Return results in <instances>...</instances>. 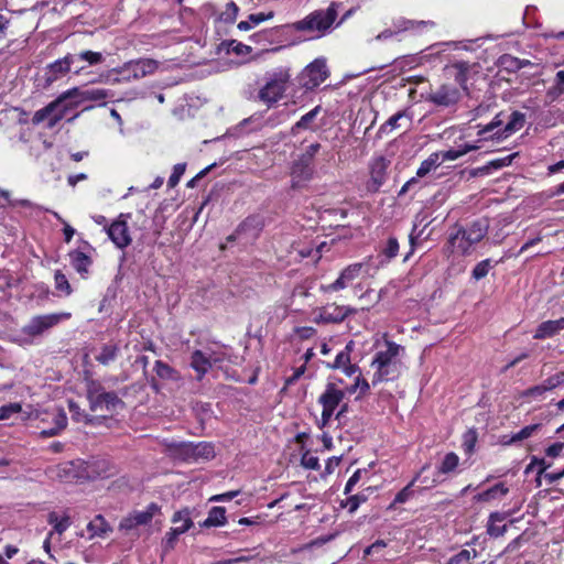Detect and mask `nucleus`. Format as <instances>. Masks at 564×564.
<instances>
[{
  "instance_id": "nucleus-8",
  "label": "nucleus",
  "mask_w": 564,
  "mask_h": 564,
  "mask_svg": "<svg viewBox=\"0 0 564 564\" xmlns=\"http://www.w3.org/2000/svg\"><path fill=\"white\" fill-rule=\"evenodd\" d=\"M346 391L340 389L336 383L328 382L324 392L318 398V403L322 405L321 422L322 426H326L333 417L335 410L340 405Z\"/></svg>"
},
{
  "instance_id": "nucleus-42",
  "label": "nucleus",
  "mask_w": 564,
  "mask_h": 564,
  "mask_svg": "<svg viewBox=\"0 0 564 564\" xmlns=\"http://www.w3.org/2000/svg\"><path fill=\"white\" fill-rule=\"evenodd\" d=\"M501 113L497 115L488 124L484 126L478 131V137L480 140H488L498 131L499 127L502 124V120L500 119Z\"/></svg>"
},
{
  "instance_id": "nucleus-25",
  "label": "nucleus",
  "mask_w": 564,
  "mask_h": 564,
  "mask_svg": "<svg viewBox=\"0 0 564 564\" xmlns=\"http://www.w3.org/2000/svg\"><path fill=\"white\" fill-rule=\"evenodd\" d=\"M434 26V22L432 21H415V20H409V19H405V18H398L393 21V30L395 31V33H401V32H415V33H421L423 32L424 30L429 29V28H433Z\"/></svg>"
},
{
  "instance_id": "nucleus-10",
  "label": "nucleus",
  "mask_w": 564,
  "mask_h": 564,
  "mask_svg": "<svg viewBox=\"0 0 564 564\" xmlns=\"http://www.w3.org/2000/svg\"><path fill=\"white\" fill-rule=\"evenodd\" d=\"M35 419L41 423H51L52 425L43 427L40 432L42 437H52L58 435L67 426V415L62 408L52 406L35 413Z\"/></svg>"
},
{
  "instance_id": "nucleus-12",
  "label": "nucleus",
  "mask_w": 564,
  "mask_h": 564,
  "mask_svg": "<svg viewBox=\"0 0 564 564\" xmlns=\"http://www.w3.org/2000/svg\"><path fill=\"white\" fill-rule=\"evenodd\" d=\"M78 466L84 480L107 478L115 474V467L107 458L91 457L88 460H78Z\"/></svg>"
},
{
  "instance_id": "nucleus-22",
  "label": "nucleus",
  "mask_w": 564,
  "mask_h": 564,
  "mask_svg": "<svg viewBox=\"0 0 564 564\" xmlns=\"http://www.w3.org/2000/svg\"><path fill=\"white\" fill-rule=\"evenodd\" d=\"M390 161L384 156L373 158L370 163L371 187L378 191L387 180Z\"/></svg>"
},
{
  "instance_id": "nucleus-43",
  "label": "nucleus",
  "mask_w": 564,
  "mask_h": 564,
  "mask_svg": "<svg viewBox=\"0 0 564 564\" xmlns=\"http://www.w3.org/2000/svg\"><path fill=\"white\" fill-rule=\"evenodd\" d=\"M354 343L349 341L345 349L339 351L332 365H328L329 368L333 369H341L344 366H348L350 361V354L352 351Z\"/></svg>"
},
{
  "instance_id": "nucleus-45",
  "label": "nucleus",
  "mask_w": 564,
  "mask_h": 564,
  "mask_svg": "<svg viewBox=\"0 0 564 564\" xmlns=\"http://www.w3.org/2000/svg\"><path fill=\"white\" fill-rule=\"evenodd\" d=\"M419 479H420V474H416L415 477L402 490H400L397 494V496L393 499L392 506L398 505V503H404L409 499H411L414 494V490L412 489V487Z\"/></svg>"
},
{
  "instance_id": "nucleus-49",
  "label": "nucleus",
  "mask_w": 564,
  "mask_h": 564,
  "mask_svg": "<svg viewBox=\"0 0 564 564\" xmlns=\"http://www.w3.org/2000/svg\"><path fill=\"white\" fill-rule=\"evenodd\" d=\"M239 8L234 1H229L220 13V20L225 23H232L238 17Z\"/></svg>"
},
{
  "instance_id": "nucleus-34",
  "label": "nucleus",
  "mask_w": 564,
  "mask_h": 564,
  "mask_svg": "<svg viewBox=\"0 0 564 564\" xmlns=\"http://www.w3.org/2000/svg\"><path fill=\"white\" fill-rule=\"evenodd\" d=\"M478 149H479V145H477V144L466 143L464 145H460L458 149H451V150L441 152L440 158L442 156V161H455V160L462 158L463 155H465L471 151L478 150Z\"/></svg>"
},
{
  "instance_id": "nucleus-37",
  "label": "nucleus",
  "mask_w": 564,
  "mask_h": 564,
  "mask_svg": "<svg viewBox=\"0 0 564 564\" xmlns=\"http://www.w3.org/2000/svg\"><path fill=\"white\" fill-rule=\"evenodd\" d=\"M541 424L527 425L519 432L513 433L508 441H503V444L510 445L530 438L541 429Z\"/></svg>"
},
{
  "instance_id": "nucleus-36",
  "label": "nucleus",
  "mask_w": 564,
  "mask_h": 564,
  "mask_svg": "<svg viewBox=\"0 0 564 564\" xmlns=\"http://www.w3.org/2000/svg\"><path fill=\"white\" fill-rule=\"evenodd\" d=\"M370 491L371 488L368 487L362 492L349 496L345 501L341 502V507L347 508L349 513L356 512L359 506L367 501Z\"/></svg>"
},
{
  "instance_id": "nucleus-55",
  "label": "nucleus",
  "mask_w": 564,
  "mask_h": 564,
  "mask_svg": "<svg viewBox=\"0 0 564 564\" xmlns=\"http://www.w3.org/2000/svg\"><path fill=\"white\" fill-rule=\"evenodd\" d=\"M491 267L492 265H491L490 259H485V260L478 262L473 270V273H471L473 278L475 280H480V279L485 278L488 274Z\"/></svg>"
},
{
  "instance_id": "nucleus-46",
  "label": "nucleus",
  "mask_w": 564,
  "mask_h": 564,
  "mask_svg": "<svg viewBox=\"0 0 564 564\" xmlns=\"http://www.w3.org/2000/svg\"><path fill=\"white\" fill-rule=\"evenodd\" d=\"M118 355V347L116 345H105L96 360L101 365H108L116 359Z\"/></svg>"
},
{
  "instance_id": "nucleus-51",
  "label": "nucleus",
  "mask_w": 564,
  "mask_h": 564,
  "mask_svg": "<svg viewBox=\"0 0 564 564\" xmlns=\"http://www.w3.org/2000/svg\"><path fill=\"white\" fill-rule=\"evenodd\" d=\"M370 389V386L366 379H364L360 375L356 377L355 383L348 387L345 391L348 393H355L359 390V397L365 395Z\"/></svg>"
},
{
  "instance_id": "nucleus-41",
  "label": "nucleus",
  "mask_w": 564,
  "mask_h": 564,
  "mask_svg": "<svg viewBox=\"0 0 564 564\" xmlns=\"http://www.w3.org/2000/svg\"><path fill=\"white\" fill-rule=\"evenodd\" d=\"M456 69L455 82L464 89L467 90L468 72L470 66L467 62H457L453 65Z\"/></svg>"
},
{
  "instance_id": "nucleus-1",
  "label": "nucleus",
  "mask_w": 564,
  "mask_h": 564,
  "mask_svg": "<svg viewBox=\"0 0 564 564\" xmlns=\"http://www.w3.org/2000/svg\"><path fill=\"white\" fill-rule=\"evenodd\" d=\"M403 346L386 339L371 361V367L375 369L372 384L398 379L403 369Z\"/></svg>"
},
{
  "instance_id": "nucleus-48",
  "label": "nucleus",
  "mask_w": 564,
  "mask_h": 564,
  "mask_svg": "<svg viewBox=\"0 0 564 564\" xmlns=\"http://www.w3.org/2000/svg\"><path fill=\"white\" fill-rule=\"evenodd\" d=\"M516 155H517V153H513V154H510V155L501 158V159L492 160L488 163V165L479 169V172L488 173V171L490 169L498 170V169H501L505 166H509L512 163Z\"/></svg>"
},
{
  "instance_id": "nucleus-64",
  "label": "nucleus",
  "mask_w": 564,
  "mask_h": 564,
  "mask_svg": "<svg viewBox=\"0 0 564 564\" xmlns=\"http://www.w3.org/2000/svg\"><path fill=\"white\" fill-rule=\"evenodd\" d=\"M274 17L273 11H269L268 13L259 12V13H252L248 17L250 23L252 24V28L259 25L260 23L271 20Z\"/></svg>"
},
{
  "instance_id": "nucleus-38",
  "label": "nucleus",
  "mask_w": 564,
  "mask_h": 564,
  "mask_svg": "<svg viewBox=\"0 0 564 564\" xmlns=\"http://www.w3.org/2000/svg\"><path fill=\"white\" fill-rule=\"evenodd\" d=\"M321 106H316L311 111L301 117V119L292 127L291 133L296 134L302 129H310L311 123L315 120L321 112Z\"/></svg>"
},
{
  "instance_id": "nucleus-54",
  "label": "nucleus",
  "mask_w": 564,
  "mask_h": 564,
  "mask_svg": "<svg viewBox=\"0 0 564 564\" xmlns=\"http://www.w3.org/2000/svg\"><path fill=\"white\" fill-rule=\"evenodd\" d=\"M276 29H269L263 30L258 33H254L251 35V41H253L257 44H265L271 43L273 40V36L276 34Z\"/></svg>"
},
{
  "instance_id": "nucleus-60",
  "label": "nucleus",
  "mask_w": 564,
  "mask_h": 564,
  "mask_svg": "<svg viewBox=\"0 0 564 564\" xmlns=\"http://www.w3.org/2000/svg\"><path fill=\"white\" fill-rule=\"evenodd\" d=\"M547 391L564 384V371L557 372L543 381Z\"/></svg>"
},
{
  "instance_id": "nucleus-4",
  "label": "nucleus",
  "mask_w": 564,
  "mask_h": 564,
  "mask_svg": "<svg viewBox=\"0 0 564 564\" xmlns=\"http://www.w3.org/2000/svg\"><path fill=\"white\" fill-rule=\"evenodd\" d=\"M487 234V227L479 221L473 223L467 228H458L451 234L448 245L452 253L467 254L474 245L478 243Z\"/></svg>"
},
{
  "instance_id": "nucleus-27",
  "label": "nucleus",
  "mask_w": 564,
  "mask_h": 564,
  "mask_svg": "<svg viewBox=\"0 0 564 564\" xmlns=\"http://www.w3.org/2000/svg\"><path fill=\"white\" fill-rule=\"evenodd\" d=\"M562 329H564V317L555 321H546L538 326L533 337L535 339L550 338L560 333Z\"/></svg>"
},
{
  "instance_id": "nucleus-53",
  "label": "nucleus",
  "mask_w": 564,
  "mask_h": 564,
  "mask_svg": "<svg viewBox=\"0 0 564 564\" xmlns=\"http://www.w3.org/2000/svg\"><path fill=\"white\" fill-rule=\"evenodd\" d=\"M55 288L56 290L63 292L65 295H69L72 293L70 284L64 273L61 271H56L54 275Z\"/></svg>"
},
{
  "instance_id": "nucleus-14",
  "label": "nucleus",
  "mask_w": 564,
  "mask_h": 564,
  "mask_svg": "<svg viewBox=\"0 0 564 564\" xmlns=\"http://www.w3.org/2000/svg\"><path fill=\"white\" fill-rule=\"evenodd\" d=\"M460 91L453 85L443 84L431 91L426 96V101L437 107H452L460 100Z\"/></svg>"
},
{
  "instance_id": "nucleus-18",
  "label": "nucleus",
  "mask_w": 564,
  "mask_h": 564,
  "mask_svg": "<svg viewBox=\"0 0 564 564\" xmlns=\"http://www.w3.org/2000/svg\"><path fill=\"white\" fill-rule=\"evenodd\" d=\"M107 235L113 245L119 249L127 248L132 239L129 232L127 221L123 219V215H120L111 225L107 228Z\"/></svg>"
},
{
  "instance_id": "nucleus-6",
  "label": "nucleus",
  "mask_w": 564,
  "mask_h": 564,
  "mask_svg": "<svg viewBox=\"0 0 564 564\" xmlns=\"http://www.w3.org/2000/svg\"><path fill=\"white\" fill-rule=\"evenodd\" d=\"M322 145L318 142L307 145L293 162L291 169L292 187H299L302 183L308 182L314 175V159Z\"/></svg>"
},
{
  "instance_id": "nucleus-61",
  "label": "nucleus",
  "mask_w": 564,
  "mask_h": 564,
  "mask_svg": "<svg viewBox=\"0 0 564 564\" xmlns=\"http://www.w3.org/2000/svg\"><path fill=\"white\" fill-rule=\"evenodd\" d=\"M399 251V242L397 238L390 237L387 241L386 247L382 250V253L388 260H391L398 254Z\"/></svg>"
},
{
  "instance_id": "nucleus-16",
  "label": "nucleus",
  "mask_w": 564,
  "mask_h": 564,
  "mask_svg": "<svg viewBox=\"0 0 564 564\" xmlns=\"http://www.w3.org/2000/svg\"><path fill=\"white\" fill-rule=\"evenodd\" d=\"M355 310L349 306L337 305L335 303L327 304L317 310L314 317L316 324H337L341 323Z\"/></svg>"
},
{
  "instance_id": "nucleus-19",
  "label": "nucleus",
  "mask_w": 564,
  "mask_h": 564,
  "mask_svg": "<svg viewBox=\"0 0 564 564\" xmlns=\"http://www.w3.org/2000/svg\"><path fill=\"white\" fill-rule=\"evenodd\" d=\"M178 521H183V524L171 528V530L165 535V543H166V546L170 549H173L177 538L181 534L188 531L193 525V521L191 519V512L188 509H183V510H180L174 513V516L172 518V522L177 524Z\"/></svg>"
},
{
  "instance_id": "nucleus-57",
  "label": "nucleus",
  "mask_w": 564,
  "mask_h": 564,
  "mask_svg": "<svg viewBox=\"0 0 564 564\" xmlns=\"http://www.w3.org/2000/svg\"><path fill=\"white\" fill-rule=\"evenodd\" d=\"M185 170H186L185 163H177L174 165L173 172L167 181V185L170 188H174L178 184L181 177L185 173Z\"/></svg>"
},
{
  "instance_id": "nucleus-33",
  "label": "nucleus",
  "mask_w": 564,
  "mask_h": 564,
  "mask_svg": "<svg viewBox=\"0 0 564 564\" xmlns=\"http://www.w3.org/2000/svg\"><path fill=\"white\" fill-rule=\"evenodd\" d=\"M169 447L174 456L183 460H194V443H172Z\"/></svg>"
},
{
  "instance_id": "nucleus-58",
  "label": "nucleus",
  "mask_w": 564,
  "mask_h": 564,
  "mask_svg": "<svg viewBox=\"0 0 564 564\" xmlns=\"http://www.w3.org/2000/svg\"><path fill=\"white\" fill-rule=\"evenodd\" d=\"M228 52H232L237 55H247L251 53V47L236 40H231L227 43Z\"/></svg>"
},
{
  "instance_id": "nucleus-13",
  "label": "nucleus",
  "mask_w": 564,
  "mask_h": 564,
  "mask_svg": "<svg viewBox=\"0 0 564 564\" xmlns=\"http://www.w3.org/2000/svg\"><path fill=\"white\" fill-rule=\"evenodd\" d=\"M328 75L325 59L316 58L302 72L301 84L306 89H314L324 83Z\"/></svg>"
},
{
  "instance_id": "nucleus-23",
  "label": "nucleus",
  "mask_w": 564,
  "mask_h": 564,
  "mask_svg": "<svg viewBox=\"0 0 564 564\" xmlns=\"http://www.w3.org/2000/svg\"><path fill=\"white\" fill-rule=\"evenodd\" d=\"M50 471L52 477H57L62 481L70 482L73 480H84L78 460L62 463L51 468Z\"/></svg>"
},
{
  "instance_id": "nucleus-15",
  "label": "nucleus",
  "mask_w": 564,
  "mask_h": 564,
  "mask_svg": "<svg viewBox=\"0 0 564 564\" xmlns=\"http://www.w3.org/2000/svg\"><path fill=\"white\" fill-rule=\"evenodd\" d=\"M67 54L74 68V75L82 74L87 67L100 65L106 59L101 52L91 50H80Z\"/></svg>"
},
{
  "instance_id": "nucleus-7",
  "label": "nucleus",
  "mask_w": 564,
  "mask_h": 564,
  "mask_svg": "<svg viewBox=\"0 0 564 564\" xmlns=\"http://www.w3.org/2000/svg\"><path fill=\"white\" fill-rule=\"evenodd\" d=\"M337 17V9L332 3L325 11L319 10L311 13L305 19L295 23L297 31H312L323 33L335 22Z\"/></svg>"
},
{
  "instance_id": "nucleus-29",
  "label": "nucleus",
  "mask_w": 564,
  "mask_h": 564,
  "mask_svg": "<svg viewBox=\"0 0 564 564\" xmlns=\"http://www.w3.org/2000/svg\"><path fill=\"white\" fill-rule=\"evenodd\" d=\"M70 264L83 276L86 278L91 265V259L80 250L69 252Z\"/></svg>"
},
{
  "instance_id": "nucleus-59",
  "label": "nucleus",
  "mask_w": 564,
  "mask_h": 564,
  "mask_svg": "<svg viewBox=\"0 0 564 564\" xmlns=\"http://www.w3.org/2000/svg\"><path fill=\"white\" fill-rule=\"evenodd\" d=\"M21 404L17 402L0 406V420L10 419L13 414L21 412Z\"/></svg>"
},
{
  "instance_id": "nucleus-50",
  "label": "nucleus",
  "mask_w": 564,
  "mask_h": 564,
  "mask_svg": "<svg viewBox=\"0 0 564 564\" xmlns=\"http://www.w3.org/2000/svg\"><path fill=\"white\" fill-rule=\"evenodd\" d=\"M564 93V69H561L555 75V85L549 89L547 96L552 99L560 97Z\"/></svg>"
},
{
  "instance_id": "nucleus-9",
  "label": "nucleus",
  "mask_w": 564,
  "mask_h": 564,
  "mask_svg": "<svg viewBox=\"0 0 564 564\" xmlns=\"http://www.w3.org/2000/svg\"><path fill=\"white\" fill-rule=\"evenodd\" d=\"M70 313H53L46 315H37L30 319L21 328V333L30 339L42 336L46 330L56 326L63 319H68Z\"/></svg>"
},
{
  "instance_id": "nucleus-24",
  "label": "nucleus",
  "mask_w": 564,
  "mask_h": 564,
  "mask_svg": "<svg viewBox=\"0 0 564 564\" xmlns=\"http://www.w3.org/2000/svg\"><path fill=\"white\" fill-rule=\"evenodd\" d=\"M189 366L195 371L196 379L198 381L203 380V378L206 376V373L213 367L210 364V358L208 356V351L199 350V349L194 350L191 354Z\"/></svg>"
},
{
  "instance_id": "nucleus-20",
  "label": "nucleus",
  "mask_w": 564,
  "mask_h": 564,
  "mask_svg": "<svg viewBox=\"0 0 564 564\" xmlns=\"http://www.w3.org/2000/svg\"><path fill=\"white\" fill-rule=\"evenodd\" d=\"M69 73L74 74L73 65L69 61L68 54L64 55L61 58H57L56 61L50 63L45 67V83L47 85L53 84L54 82L64 78Z\"/></svg>"
},
{
  "instance_id": "nucleus-40",
  "label": "nucleus",
  "mask_w": 564,
  "mask_h": 564,
  "mask_svg": "<svg viewBox=\"0 0 564 564\" xmlns=\"http://www.w3.org/2000/svg\"><path fill=\"white\" fill-rule=\"evenodd\" d=\"M215 456V448L212 443L198 442L194 443V460L210 459Z\"/></svg>"
},
{
  "instance_id": "nucleus-62",
  "label": "nucleus",
  "mask_w": 564,
  "mask_h": 564,
  "mask_svg": "<svg viewBox=\"0 0 564 564\" xmlns=\"http://www.w3.org/2000/svg\"><path fill=\"white\" fill-rule=\"evenodd\" d=\"M301 463L303 467L311 470H318L321 467L318 457L310 453L303 454Z\"/></svg>"
},
{
  "instance_id": "nucleus-21",
  "label": "nucleus",
  "mask_w": 564,
  "mask_h": 564,
  "mask_svg": "<svg viewBox=\"0 0 564 564\" xmlns=\"http://www.w3.org/2000/svg\"><path fill=\"white\" fill-rule=\"evenodd\" d=\"M361 269V263L350 264L340 272L339 276L333 283L323 286L322 289L325 292H337L344 290L349 283L359 276Z\"/></svg>"
},
{
  "instance_id": "nucleus-63",
  "label": "nucleus",
  "mask_w": 564,
  "mask_h": 564,
  "mask_svg": "<svg viewBox=\"0 0 564 564\" xmlns=\"http://www.w3.org/2000/svg\"><path fill=\"white\" fill-rule=\"evenodd\" d=\"M362 474H367V470L366 469H357L352 475L351 477L348 479V481L346 482V486H345V489H344V494L345 495H349L355 486L358 484V481L361 479V476Z\"/></svg>"
},
{
  "instance_id": "nucleus-2",
  "label": "nucleus",
  "mask_w": 564,
  "mask_h": 564,
  "mask_svg": "<svg viewBox=\"0 0 564 564\" xmlns=\"http://www.w3.org/2000/svg\"><path fill=\"white\" fill-rule=\"evenodd\" d=\"M158 67V61L152 58L132 59L100 75L96 82L111 85L130 83L154 74Z\"/></svg>"
},
{
  "instance_id": "nucleus-31",
  "label": "nucleus",
  "mask_w": 564,
  "mask_h": 564,
  "mask_svg": "<svg viewBox=\"0 0 564 564\" xmlns=\"http://www.w3.org/2000/svg\"><path fill=\"white\" fill-rule=\"evenodd\" d=\"M153 370L156 373V376L162 380L174 382L181 380L180 372L162 360H156L154 362Z\"/></svg>"
},
{
  "instance_id": "nucleus-32",
  "label": "nucleus",
  "mask_w": 564,
  "mask_h": 564,
  "mask_svg": "<svg viewBox=\"0 0 564 564\" xmlns=\"http://www.w3.org/2000/svg\"><path fill=\"white\" fill-rule=\"evenodd\" d=\"M226 510L223 507H213L207 518L200 523L203 528L221 527L226 524Z\"/></svg>"
},
{
  "instance_id": "nucleus-44",
  "label": "nucleus",
  "mask_w": 564,
  "mask_h": 564,
  "mask_svg": "<svg viewBox=\"0 0 564 564\" xmlns=\"http://www.w3.org/2000/svg\"><path fill=\"white\" fill-rule=\"evenodd\" d=\"M458 463H459V457L455 453H453V452L447 453L445 455V457L443 458L441 465L438 466V473L440 474H449L457 468Z\"/></svg>"
},
{
  "instance_id": "nucleus-47",
  "label": "nucleus",
  "mask_w": 564,
  "mask_h": 564,
  "mask_svg": "<svg viewBox=\"0 0 564 564\" xmlns=\"http://www.w3.org/2000/svg\"><path fill=\"white\" fill-rule=\"evenodd\" d=\"M477 556L478 552L476 550H462L452 556L446 564H470V561Z\"/></svg>"
},
{
  "instance_id": "nucleus-52",
  "label": "nucleus",
  "mask_w": 564,
  "mask_h": 564,
  "mask_svg": "<svg viewBox=\"0 0 564 564\" xmlns=\"http://www.w3.org/2000/svg\"><path fill=\"white\" fill-rule=\"evenodd\" d=\"M477 443V432L475 430H468L463 436V448L466 454L470 455Z\"/></svg>"
},
{
  "instance_id": "nucleus-39",
  "label": "nucleus",
  "mask_w": 564,
  "mask_h": 564,
  "mask_svg": "<svg viewBox=\"0 0 564 564\" xmlns=\"http://www.w3.org/2000/svg\"><path fill=\"white\" fill-rule=\"evenodd\" d=\"M441 164L440 161V153H432L427 159L421 162L417 171L416 176L417 177H424L427 175L431 171L435 170Z\"/></svg>"
},
{
  "instance_id": "nucleus-5",
  "label": "nucleus",
  "mask_w": 564,
  "mask_h": 564,
  "mask_svg": "<svg viewBox=\"0 0 564 564\" xmlns=\"http://www.w3.org/2000/svg\"><path fill=\"white\" fill-rule=\"evenodd\" d=\"M69 96H65V91L61 94L55 100L47 106L39 109L32 117V122L39 124L46 122L48 129L54 128L62 119L65 118L67 112L75 108L74 102H67Z\"/></svg>"
},
{
  "instance_id": "nucleus-26",
  "label": "nucleus",
  "mask_w": 564,
  "mask_h": 564,
  "mask_svg": "<svg viewBox=\"0 0 564 564\" xmlns=\"http://www.w3.org/2000/svg\"><path fill=\"white\" fill-rule=\"evenodd\" d=\"M524 124V115L519 111H513L510 116L509 122L503 129L498 130L491 137V140L501 141L520 130Z\"/></svg>"
},
{
  "instance_id": "nucleus-28",
  "label": "nucleus",
  "mask_w": 564,
  "mask_h": 564,
  "mask_svg": "<svg viewBox=\"0 0 564 564\" xmlns=\"http://www.w3.org/2000/svg\"><path fill=\"white\" fill-rule=\"evenodd\" d=\"M509 516H510L509 512L496 511V512L490 513L489 519H488V524H487V533L494 538L503 535L507 531V525L506 524L497 525V522L505 521Z\"/></svg>"
},
{
  "instance_id": "nucleus-11",
  "label": "nucleus",
  "mask_w": 564,
  "mask_h": 564,
  "mask_svg": "<svg viewBox=\"0 0 564 564\" xmlns=\"http://www.w3.org/2000/svg\"><path fill=\"white\" fill-rule=\"evenodd\" d=\"M65 96H69L70 99H75V108L86 101L96 102L99 106L106 105V100L113 97V93L109 89L97 88V87H73L65 91Z\"/></svg>"
},
{
  "instance_id": "nucleus-56",
  "label": "nucleus",
  "mask_w": 564,
  "mask_h": 564,
  "mask_svg": "<svg viewBox=\"0 0 564 564\" xmlns=\"http://www.w3.org/2000/svg\"><path fill=\"white\" fill-rule=\"evenodd\" d=\"M406 117V112L405 111H399L397 112L395 115L391 116L381 127H380V132H387V131H392L397 128H399V120Z\"/></svg>"
},
{
  "instance_id": "nucleus-3",
  "label": "nucleus",
  "mask_w": 564,
  "mask_h": 564,
  "mask_svg": "<svg viewBox=\"0 0 564 564\" xmlns=\"http://www.w3.org/2000/svg\"><path fill=\"white\" fill-rule=\"evenodd\" d=\"M291 80L290 68L279 66L264 75V85L258 91L259 101L272 107L281 100L289 88Z\"/></svg>"
},
{
  "instance_id": "nucleus-30",
  "label": "nucleus",
  "mask_w": 564,
  "mask_h": 564,
  "mask_svg": "<svg viewBox=\"0 0 564 564\" xmlns=\"http://www.w3.org/2000/svg\"><path fill=\"white\" fill-rule=\"evenodd\" d=\"M508 492L509 488L503 482H499L491 488L479 492L474 497V499L478 502H490L492 500L505 497Z\"/></svg>"
},
{
  "instance_id": "nucleus-17",
  "label": "nucleus",
  "mask_w": 564,
  "mask_h": 564,
  "mask_svg": "<svg viewBox=\"0 0 564 564\" xmlns=\"http://www.w3.org/2000/svg\"><path fill=\"white\" fill-rule=\"evenodd\" d=\"M88 400L90 410L94 412H113L118 406L123 405V402L115 392H98L97 390H90L88 391Z\"/></svg>"
},
{
  "instance_id": "nucleus-35",
  "label": "nucleus",
  "mask_w": 564,
  "mask_h": 564,
  "mask_svg": "<svg viewBox=\"0 0 564 564\" xmlns=\"http://www.w3.org/2000/svg\"><path fill=\"white\" fill-rule=\"evenodd\" d=\"M160 512V507L152 502L150 503L144 510L141 511H134L132 512V516L134 517V520L138 525H144L148 524L153 517Z\"/></svg>"
}]
</instances>
